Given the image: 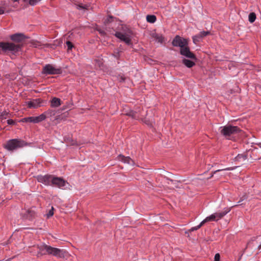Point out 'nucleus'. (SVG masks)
Listing matches in <instances>:
<instances>
[{
  "label": "nucleus",
  "mask_w": 261,
  "mask_h": 261,
  "mask_svg": "<svg viewBox=\"0 0 261 261\" xmlns=\"http://www.w3.org/2000/svg\"><path fill=\"white\" fill-rule=\"evenodd\" d=\"M37 248L39 250L37 255L38 257L43 255H48L59 258H63L67 254V252L65 250L53 247L45 243H42L37 245Z\"/></svg>",
  "instance_id": "nucleus-1"
},
{
  "label": "nucleus",
  "mask_w": 261,
  "mask_h": 261,
  "mask_svg": "<svg viewBox=\"0 0 261 261\" xmlns=\"http://www.w3.org/2000/svg\"><path fill=\"white\" fill-rule=\"evenodd\" d=\"M22 45L20 44H15L12 42H0V48L4 51L12 55H15L19 51Z\"/></svg>",
  "instance_id": "nucleus-2"
},
{
  "label": "nucleus",
  "mask_w": 261,
  "mask_h": 261,
  "mask_svg": "<svg viewBox=\"0 0 261 261\" xmlns=\"http://www.w3.org/2000/svg\"><path fill=\"white\" fill-rule=\"evenodd\" d=\"M220 129L221 134L228 139H230L231 136L236 135L241 131L238 126L231 125L222 126Z\"/></svg>",
  "instance_id": "nucleus-3"
},
{
  "label": "nucleus",
  "mask_w": 261,
  "mask_h": 261,
  "mask_svg": "<svg viewBox=\"0 0 261 261\" xmlns=\"http://www.w3.org/2000/svg\"><path fill=\"white\" fill-rule=\"evenodd\" d=\"M27 145L23 140L20 139H11L4 144V147L8 150L12 151L18 148L22 147Z\"/></svg>",
  "instance_id": "nucleus-4"
},
{
  "label": "nucleus",
  "mask_w": 261,
  "mask_h": 261,
  "mask_svg": "<svg viewBox=\"0 0 261 261\" xmlns=\"http://www.w3.org/2000/svg\"><path fill=\"white\" fill-rule=\"evenodd\" d=\"M42 73L45 74H59L62 73V69L51 64H47L43 67Z\"/></svg>",
  "instance_id": "nucleus-5"
},
{
  "label": "nucleus",
  "mask_w": 261,
  "mask_h": 261,
  "mask_svg": "<svg viewBox=\"0 0 261 261\" xmlns=\"http://www.w3.org/2000/svg\"><path fill=\"white\" fill-rule=\"evenodd\" d=\"M68 183L63 178L59 177H56L53 175L51 181V186L56 187L60 189H64Z\"/></svg>",
  "instance_id": "nucleus-6"
},
{
  "label": "nucleus",
  "mask_w": 261,
  "mask_h": 261,
  "mask_svg": "<svg viewBox=\"0 0 261 261\" xmlns=\"http://www.w3.org/2000/svg\"><path fill=\"white\" fill-rule=\"evenodd\" d=\"M172 44L174 46H178L180 48H182L185 46H187L188 44V40L186 39H184L178 35H177L173 39Z\"/></svg>",
  "instance_id": "nucleus-7"
},
{
  "label": "nucleus",
  "mask_w": 261,
  "mask_h": 261,
  "mask_svg": "<svg viewBox=\"0 0 261 261\" xmlns=\"http://www.w3.org/2000/svg\"><path fill=\"white\" fill-rule=\"evenodd\" d=\"M53 175H39L37 176V180L46 186H51Z\"/></svg>",
  "instance_id": "nucleus-8"
},
{
  "label": "nucleus",
  "mask_w": 261,
  "mask_h": 261,
  "mask_svg": "<svg viewBox=\"0 0 261 261\" xmlns=\"http://www.w3.org/2000/svg\"><path fill=\"white\" fill-rule=\"evenodd\" d=\"M115 36L121 40L124 41L127 45H130L131 43V39L130 35L128 33H123L120 32H116Z\"/></svg>",
  "instance_id": "nucleus-9"
},
{
  "label": "nucleus",
  "mask_w": 261,
  "mask_h": 261,
  "mask_svg": "<svg viewBox=\"0 0 261 261\" xmlns=\"http://www.w3.org/2000/svg\"><path fill=\"white\" fill-rule=\"evenodd\" d=\"M180 53L181 55L186 56L188 58L192 59H196L195 55L190 51L189 47L187 46H185L180 48Z\"/></svg>",
  "instance_id": "nucleus-10"
},
{
  "label": "nucleus",
  "mask_w": 261,
  "mask_h": 261,
  "mask_svg": "<svg viewBox=\"0 0 261 261\" xmlns=\"http://www.w3.org/2000/svg\"><path fill=\"white\" fill-rule=\"evenodd\" d=\"M10 39L14 42L18 43L17 44H20V43L24 40L25 37L23 34L21 33H16L13 35H12L10 36Z\"/></svg>",
  "instance_id": "nucleus-11"
},
{
  "label": "nucleus",
  "mask_w": 261,
  "mask_h": 261,
  "mask_svg": "<svg viewBox=\"0 0 261 261\" xmlns=\"http://www.w3.org/2000/svg\"><path fill=\"white\" fill-rule=\"evenodd\" d=\"M41 101V100L38 98L27 101V103L29 108H37L40 107Z\"/></svg>",
  "instance_id": "nucleus-12"
},
{
  "label": "nucleus",
  "mask_w": 261,
  "mask_h": 261,
  "mask_svg": "<svg viewBox=\"0 0 261 261\" xmlns=\"http://www.w3.org/2000/svg\"><path fill=\"white\" fill-rule=\"evenodd\" d=\"M152 37L158 42L162 43L165 41V38L162 34L153 33L151 34Z\"/></svg>",
  "instance_id": "nucleus-13"
},
{
  "label": "nucleus",
  "mask_w": 261,
  "mask_h": 261,
  "mask_svg": "<svg viewBox=\"0 0 261 261\" xmlns=\"http://www.w3.org/2000/svg\"><path fill=\"white\" fill-rule=\"evenodd\" d=\"M118 159L119 161L128 164H133L134 161L129 156H124L122 155H119L118 156Z\"/></svg>",
  "instance_id": "nucleus-14"
},
{
  "label": "nucleus",
  "mask_w": 261,
  "mask_h": 261,
  "mask_svg": "<svg viewBox=\"0 0 261 261\" xmlns=\"http://www.w3.org/2000/svg\"><path fill=\"white\" fill-rule=\"evenodd\" d=\"M230 211V208H225L224 210L222 212H218L214 213V215L216 216V218L217 219V221L222 218L224 217L226 214H227Z\"/></svg>",
  "instance_id": "nucleus-15"
},
{
  "label": "nucleus",
  "mask_w": 261,
  "mask_h": 261,
  "mask_svg": "<svg viewBox=\"0 0 261 261\" xmlns=\"http://www.w3.org/2000/svg\"><path fill=\"white\" fill-rule=\"evenodd\" d=\"M35 215H36V214H35V211L32 210H31V209H29L28 210H27L25 212V213L24 214L25 217L27 219H28L30 220L32 219L33 218H34L35 216Z\"/></svg>",
  "instance_id": "nucleus-16"
},
{
  "label": "nucleus",
  "mask_w": 261,
  "mask_h": 261,
  "mask_svg": "<svg viewBox=\"0 0 261 261\" xmlns=\"http://www.w3.org/2000/svg\"><path fill=\"white\" fill-rule=\"evenodd\" d=\"M52 107H58L61 105V99L58 98L54 97L50 101Z\"/></svg>",
  "instance_id": "nucleus-17"
},
{
  "label": "nucleus",
  "mask_w": 261,
  "mask_h": 261,
  "mask_svg": "<svg viewBox=\"0 0 261 261\" xmlns=\"http://www.w3.org/2000/svg\"><path fill=\"white\" fill-rule=\"evenodd\" d=\"M34 123H39L45 119V116L42 114L38 116L34 117Z\"/></svg>",
  "instance_id": "nucleus-18"
},
{
  "label": "nucleus",
  "mask_w": 261,
  "mask_h": 261,
  "mask_svg": "<svg viewBox=\"0 0 261 261\" xmlns=\"http://www.w3.org/2000/svg\"><path fill=\"white\" fill-rule=\"evenodd\" d=\"M182 62L188 68H191L195 65L194 62L188 59H184Z\"/></svg>",
  "instance_id": "nucleus-19"
},
{
  "label": "nucleus",
  "mask_w": 261,
  "mask_h": 261,
  "mask_svg": "<svg viewBox=\"0 0 261 261\" xmlns=\"http://www.w3.org/2000/svg\"><path fill=\"white\" fill-rule=\"evenodd\" d=\"M146 20L148 22L154 23L156 21V18L154 15H148L146 16Z\"/></svg>",
  "instance_id": "nucleus-20"
},
{
  "label": "nucleus",
  "mask_w": 261,
  "mask_h": 261,
  "mask_svg": "<svg viewBox=\"0 0 261 261\" xmlns=\"http://www.w3.org/2000/svg\"><path fill=\"white\" fill-rule=\"evenodd\" d=\"M211 221H217V219L216 218V216L214 215V214L211 215L210 216L207 217L202 221L205 224L206 222Z\"/></svg>",
  "instance_id": "nucleus-21"
},
{
  "label": "nucleus",
  "mask_w": 261,
  "mask_h": 261,
  "mask_svg": "<svg viewBox=\"0 0 261 261\" xmlns=\"http://www.w3.org/2000/svg\"><path fill=\"white\" fill-rule=\"evenodd\" d=\"M127 115L132 117L134 119H138L139 118L138 114L135 111H131L129 113H128Z\"/></svg>",
  "instance_id": "nucleus-22"
},
{
  "label": "nucleus",
  "mask_w": 261,
  "mask_h": 261,
  "mask_svg": "<svg viewBox=\"0 0 261 261\" xmlns=\"http://www.w3.org/2000/svg\"><path fill=\"white\" fill-rule=\"evenodd\" d=\"M247 159V155L246 154H238L235 158L236 161H245Z\"/></svg>",
  "instance_id": "nucleus-23"
},
{
  "label": "nucleus",
  "mask_w": 261,
  "mask_h": 261,
  "mask_svg": "<svg viewBox=\"0 0 261 261\" xmlns=\"http://www.w3.org/2000/svg\"><path fill=\"white\" fill-rule=\"evenodd\" d=\"M42 114L45 116V119H46V118L51 117L52 115H54L55 112L54 111H53L51 110H49L45 112L44 113H43Z\"/></svg>",
  "instance_id": "nucleus-24"
},
{
  "label": "nucleus",
  "mask_w": 261,
  "mask_h": 261,
  "mask_svg": "<svg viewBox=\"0 0 261 261\" xmlns=\"http://www.w3.org/2000/svg\"><path fill=\"white\" fill-rule=\"evenodd\" d=\"M210 32L209 31H202L200 32L199 34H198L197 35L198 37L201 39L203 38V37L206 36L207 35H209Z\"/></svg>",
  "instance_id": "nucleus-25"
},
{
  "label": "nucleus",
  "mask_w": 261,
  "mask_h": 261,
  "mask_svg": "<svg viewBox=\"0 0 261 261\" xmlns=\"http://www.w3.org/2000/svg\"><path fill=\"white\" fill-rule=\"evenodd\" d=\"M256 19V15L254 13H250L249 15V21L252 23Z\"/></svg>",
  "instance_id": "nucleus-26"
},
{
  "label": "nucleus",
  "mask_w": 261,
  "mask_h": 261,
  "mask_svg": "<svg viewBox=\"0 0 261 261\" xmlns=\"http://www.w3.org/2000/svg\"><path fill=\"white\" fill-rule=\"evenodd\" d=\"M22 122H32V123H34L33 116L24 118L22 119Z\"/></svg>",
  "instance_id": "nucleus-27"
},
{
  "label": "nucleus",
  "mask_w": 261,
  "mask_h": 261,
  "mask_svg": "<svg viewBox=\"0 0 261 261\" xmlns=\"http://www.w3.org/2000/svg\"><path fill=\"white\" fill-rule=\"evenodd\" d=\"M204 224V223H203V221H202L198 226L192 227L191 229V231L196 230L198 229L199 228H200Z\"/></svg>",
  "instance_id": "nucleus-28"
},
{
  "label": "nucleus",
  "mask_w": 261,
  "mask_h": 261,
  "mask_svg": "<svg viewBox=\"0 0 261 261\" xmlns=\"http://www.w3.org/2000/svg\"><path fill=\"white\" fill-rule=\"evenodd\" d=\"M41 1V0H29V4L31 6H34Z\"/></svg>",
  "instance_id": "nucleus-29"
},
{
  "label": "nucleus",
  "mask_w": 261,
  "mask_h": 261,
  "mask_svg": "<svg viewBox=\"0 0 261 261\" xmlns=\"http://www.w3.org/2000/svg\"><path fill=\"white\" fill-rule=\"evenodd\" d=\"M66 45H67V46L68 47V50H70L73 47H74V45H73V44L72 43V42H71L70 41H67L66 42Z\"/></svg>",
  "instance_id": "nucleus-30"
},
{
  "label": "nucleus",
  "mask_w": 261,
  "mask_h": 261,
  "mask_svg": "<svg viewBox=\"0 0 261 261\" xmlns=\"http://www.w3.org/2000/svg\"><path fill=\"white\" fill-rule=\"evenodd\" d=\"M200 39L201 38H199L197 35L193 37V41L195 44L199 42Z\"/></svg>",
  "instance_id": "nucleus-31"
},
{
  "label": "nucleus",
  "mask_w": 261,
  "mask_h": 261,
  "mask_svg": "<svg viewBox=\"0 0 261 261\" xmlns=\"http://www.w3.org/2000/svg\"><path fill=\"white\" fill-rule=\"evenodd\" d=\"M67 143L70 145H79V144H78L76 141H74L73 140H69Z\"/></svg>",
  "instance_id": "nucleus-32"
},
{
  "label": "nucleus",
  "mask_w": 261,
  "mask_h": 261,
  "mask_svg": "<svg viewBox=\"0 0 261 261\" xmlns=\"http://www.w3.org/2000/svg\"><path fill=\"white\" fill-rule=\"evenodd\" d=\"M8 115V113H7V112H3L1 115V117L2 119H7V116Z\"/></svg>",
  "instance_id": "nucleus-33"
},
{
  "label": "nucleus",
  "mask_w": 261,
  "mask_h": 261,
  "mask_svg": "<svg viewBox=\"0 0 261 261\" xmlns=\"http://www.w3.org/2000/svg\"><path fill=\"white\" fill-rule=\"evenodd\" d=\"M248 198V196L247 195V194H244L243 196H242L241 198H240V200L238 202V203L240 204L242 201H243V200H246Z\"/></svg>",
  "instance_id": "nucleus-34"
},
{
  "label": "nucleus",
  "mask_w": 261,
  "mask_h": 261,
  "mask_svg": "<svg viewBox=\"0 0 261 261\" xmlns=\"http://www.w3.org/2000/svg\"><path fill=\"white\" fill-rule=\"evenodd\" d=\"M54 207H51V208L50 210H49L48 213L47 214V217L48 218H49L50 217L54 215Z\"/></svg>",
  "instance_id": "nucleus-35"
},
{
  "label": "nucleus",
  "mask_w": 261,
  "mask_h": 261,
  "mask_svg": "<svg viewBox=\"0 0 261 261\" xmlns=\"http://www.w3.org/2000/svg\"><path fill=\"white\" fill-rule=\"evenodd\" d=\"M113 19V17L112 16H109L105 21V24H107L109 22H111L112 21V19Z\"/></svg>",
  "instance_id": "nucleus-36"
},
{
  "label": "nucleus",
  "mask_w": 261,
  "mask_h": 261,
  "mask_svg": "<svg viewBox=\"0 0 261 261\" xmlns=\"http://www.w3.org/2000/svg\"><path fill=\"white\" fill-rule=\"evenodd\" d=\"M220 254L219 253L216 254L215 255V257H214V260L215 261H220Z\"/></svg>",
  "instance_id": "nucleus-37"
},
{
  "label": "nucleus",
  "mask_w": 261,
  "mask_h": 261,
  "mask_svg": "<svg viewBox=\"0 0 261 261\" xmlns=\"http://www.w3.org/2000/svg\"><path fill=\"white\" fill-rule=\"evenodd\" d=\"M97 30L99 32V34H100L101 35H105L106 33H105V31H103V30H102L100 28H98V29H97Z\"/></svg>",
  "instance_id": "nucleus-38"
},
{
  "label": "nucleus",
  "mask_w": 261,
  "mask_h": 261,
  "mask_svg": "<svg viewBox=\"0 0 261 261\" xmlns=\"http://www.w3.org/2000/svg\"><path fill=\"white\" fill-rule=\"evenodd\" d=\"M7 123L9 125H12V124H14L15 123V122H14V120H13L12 119H9V120H7Z\"/></svg>",
  "instance_id": "nucleus-39"
},
{
  "label": "nucleus",
  "mask_w": 261,
  "mask_h": 261,
  "mask_svg": "<svg viewBox=\"0 0 261 261\" xmlns=\"http://www.w3.org/2000/svg\"><path fill=\"white\" fill-rule=\"evenodd\" d=\"M224 170V169H222V170H218L215 171V172H214L213 174L211 175V177H213L214 174L216 173V172ZM225 170H230V169L227 168V169H225Z\"/></svg>",
  "instance_id": "nucleus-40"
},
{
  "label": "nucleus",
  "mask_w": 261,
  "mask_h": 261,
  "mask_svg": "<svg viewBox=\"0 0 261 261\" xmlns=\"http://www.w3.org/2000/svg\"><path fill=\"white\" fill-rule=\"evenodd\" d=\"M5 12V10L3 8L0 7V15L4 14Z\"/></svg>",
  "instance_id": "nucleus-41"
},
{
  "label": "nucleus",
  "mask_w": 261,
  "mask_h": 261,
  "mask_svg": "<svg viewBox=\"0 0 261 261\" xmlns=\"http://www.w3.org/2000/svg\"><path fill=\"white\" fill-rule=\"evenodd\" d=\"M257 248H258V250L261 249V244H260V245H259L258 246Z\"/></svg>",
  "instance_id": "nucleus-42"
},
{
  "label": "nucleus",
  "mask_w": 261,
  "mask_h": 261,
  "mask_svg": "<svg viewBox=\"0 0 261 261\" xmlns=\"http://www.w3.org/2000/svg\"><path fill=\"white\" fill-rule=\"evenodd\" d=\"M79 7H80V8H81V9H84V8H85V7H83V6H81V5H79Z\"/></svg>",
  "instance_id": "nucleus-43"
},
{
  "label": "nucleus",
  "mask_w": 261,
  "mask_h": 261,
  "mask_svg": "<svg viewBox=\"0 0 261 261\" xmlns=\"http://www.w3.org/2000/svg\"><path fill=\"white\" fill-rule=\"evenodd\" d=\"M124 79H124V77H121V81H124Z\"/></svg>",
  "instance_id": "nucleus-44"
},
{
  "label": "nucleus",
  "mask_w": 261,
  "mask_h": 261,
  "mask_svg": "<svg viewBox=\"0 0 261 261\" xmlns=\"http://www.w3.org/2000/svg\"><path fill=\"white\" fill-rule=\"evenodd\" d=\"M247 247H248V245H247V246L245 248L244 250L243 251V252H244L245 250L247 248Z\"/></svg>",
  "instance_id": "nucleus-45"
},
{
  "label": "nucleus",
  "mask_w": 261,
  "mask_h": 261,
  "mask_svg": "<svg viewBox=\"0 0 261 261\" xmlns=\"http://www.w3.org/2000/svg\"><path fill=\"white\" fill-rule=\"evenodd\" d=\"M28 0H23L24 2H27Z\"/></svg>",
  "instance_id": "nucleus-46"
},
{
  "label": "nucleus",
  "mask_w": 261,
  "mask_h": 261,
  "mask_svg": "<svg viewBox=\"0 0 261 261\" xmlns=\"http://www.w3.org/2000/svg\"><path fill=\"white\" fill-rule=\"evenodd\" d=\"M258 145H259V146L261 148V143H259V144H258Z\"/></svg>",
  "instance_id": "nucleus-47"
},
{
  "label": "nucleus",
  "mask_w": 261,
  "mask_h": 261,
  "mask_svg": "<svg viewBox=\"0 0 261 261\" xmlns=\"http://www.w3.org/2000/svg\"><path fill=\"white\" fill-rule=\"evenodd\" d=\"M238 206V204L233 205V207H235V206Z\"/></svg>",
  "instance_id": "nucleus-48"
}]
</instances>
